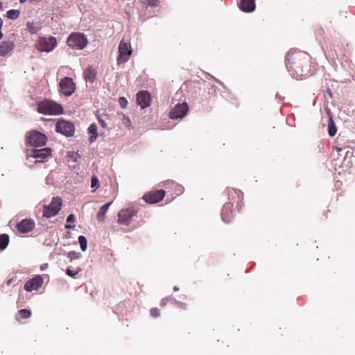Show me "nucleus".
<instances>
[{"label":"nucleus","mask_w":355,"mask_h":355,"mask_svg":"<svg viewBox=\"0 0 355 355\" xmlns=\"http://www.w3.org/2000/svg\"><path fill=\"white\" fill-rule=\"evenodd\" d=\"M150 314L153 318H157L159 315V310L157 308H153L150 309Z\"/></svg>","instance_id":"38"},{"label":"nucleus","mask_w":355,"mask_h":355,"mask_svg":"<svg viewBox=\"0 0 355 355\" xmlns=\"http://www.w3.org/2000/svg\"><path fill=\"white\" fill-rule=\"evenodd\" d=\"M20 15V11L19 10L10 9L6 12V17L10 19L15 20L17 19Z\"/></svg>","instance_id":"27"},{"label":"nucleus","mask_w":355,"mask_h":355,"mask_svg":"<svg viewBox=\"0 0 355 355\" xmlns=\"http://www.w3.org/2000/svg\"><path fill=\"white\" fill-rule=\"evenodd\" d=\"M9 243V236L6 234L0 235V250H4Z\"/></svg>","instance_id":"26"},{"label":"nucleus","mask_w":355,"mask_h":355,"mask_svg":"<svg viewBox=\"0 0 355 355\" xmlns=\"http://www.w3.org/2000/svg\"><path fill=\"white\" fill-rule=\"evenodd\" d=\"M48 267H49L48 263H42V264L40 266V270H41V271H43V270H44L47 269V268H48Z\"/></svg>","instance_id":"41"},{"label":"nucleus","mask_w":355,"mask_h":355,"mask_svg":"<svg viewBox=\"0 0 355 355\" xmlns=\"http://www.w3.org/2000/svg\"><path fill=\"white\" fill-rule=\"evenodd\" d=\"M287 70L293 78L302 80L312 73L308 55L297 50H290L285 58Z\"/></svg>","instance_id":"1"},{"label":"nucleus","mask_w":355,"mask_h":355,"mask_svg":"<svg viewBox=\"0 0 355 355\" xmlns=\"http://www.w3.org/2000/svg\"><path fill=\"white\" fill-rule=\"evenodd\" d=\"M18 313L20 315V317L24 319H27L30 318L31 315V311L25 309L19 310Z\"/></svg>","instance_id":"33"},{"label":"nucleus","mask_w":355,"mask_h":355,"mask_svg":"<svg viewBox=\"0 0 355 355\" xmlns=\"http://www.w3.org/2000/svg\"><path fill=\"white\" fill-rule=\"evenodd\" d=\"M75 227L74 225L67 224L64 225L65 229H73Z\"/></svg>","instance_id":"44"},{"label":"nucleus","mask_w":355,"mask_h":355,"mask_svg":"<svg viewBox=\"0 0 355 355\" xmlns=\"http://www.w3.org/2000/svg\"><path fill=\"white\" fill-rule=\"evenodd\" d=\"M15 44L12 40H3L0 42V56L8 55L15 49Z\"/></svg>","instance_id":"18"},{"label":"nucleus","mask_w":355,"mask_h":355,"mask_svg":"<svg viewBox=\"0 0 355 355\" xmlns=\"http://www.w3.org/2000/svg\"><path fill=\"white\" fill-rule=\"evenodd\" d=\"M235 197H237L238 202L243 200V194L240 190L231 189L228 191V198L230 200H234Z\"/></svg>","instance_id":"24"},{"label":"nucleus","mask_w":355,"mask_h":355,"mask_svg":"<svg viewBox=\"0 0 355 355\" xmlns=\"http://www.w3.org/2000/svg\"><path fill=\"white\" fill-rule=\"evenodd\" d=\"M97 129H98V128H97L96 124L93 123L89 125V126L88 128V131L92 135H98Z\"/></svg>","instance_id":"36"},{"label":"nucleus","mask_w":355,"mask_h":355,"mask_svg":"<svg viewBox=\"0 0 355 355\" xmlns=\"http://www.w3.org/2000/svg\"><path fill=\"white\" fill-rule=\"evenodd\" d=\"M112 203V202H109L107 203L104 204L100 207L96 214V218L98 221H104L105 216Z\"/></svg>","instance_id":"22"},{"label":"nucleus","mask_w":355,"mask_h":355,"mask_svg":"<svg viewBox=\"0 0 355 355\" xmlns=\"http://www.w3.org/2000/svg\"><path fill=\"white\" fill-rule=\"evenodd\" d=\"M96 76V71L92 67H88L84 71V78L86 82L93 83Z\"/></svg>","instance_id":"21"},{"label":"nucleus","mask_w":355,"mask_h":355,"mask_svg":"<svg viewBox=\"0 0 355 355\" xmlns=\"http://www.w3.org/2000/svg\"><path fill=\"white\" fill-rule=\"evenodd\" d=\"M119 103L122 108H125L128 105V101L125 97H120L119 98Z\"/></svg>","instance_id":"37"},{"label":"nucleus","mask_w":355,"mask_h":355,"mask_svg":"<svg viewBox=\"0 0 355 355\" xmlns=\"http://www.w3.org/2000/svg\"><path fill=\"white\" fill-rule=\"evenodd\" d=\"M138 212V209L133 205L126 208L122 209L118 213V223L123 225H128L130 224L132 219Z\"/></svg>","instance_id":"4"},{"label":"nucleus","mask_w":355,"mask_h":355,"mask_svg":"<svg viewBox=\"0 0 355 355\" xmlns=\"http://www.w3.org/2000/svg\"><path fill=\"white\" fill-rule=\"evenodd\" d=\"M38 112L43 114L56 115L62 113V107L53 101H45L38 103Z\"/></svg>","instance_id":"2"},{"label":"nucleus","mask_w":355,"mask_h":355,"mask_svg":"<svg viewBox=\"0 0 355 355\" xmlns=\"http://www.w3.org/2000/svg\"><path fill=\"white\" fill-rule=\"evenodd\" d=\"M97 136H98V135H92V136L89 138L90 142L91 143L94 142L96 139Z\"/></svg>","instance_id":"43"},{"label":"nucleus","mask_w":355,"mask_h":355,"mask_svg":"<svg viewBox=\"0 0 355 355\" xmlns=\"http://www.w3.org/2000/svg\"><path fill=\"white\" fill-rule=\"evenodd\" d=\"M3 24V20H2V19L0 17V28H1H1H2Z\"/></svg>","instance_id":"49"},{"label":"nucleus","mask_w":355,"mask_h":355,"mask_svg":"<svg viewBox=\"0 0 355 355\" xmlns=\"http://www.w3.org/2000/svg\"><path fill=\"white\" fill-rule=\"evenodd\" d=\"M46 135L37 130H33L28 133L26 137L27 142L33 147L37 148L43 146L46 143Z\"/></svg>","instance_id":"6"},{"label":"nucleus","mask_w":355,"mask_h":355,"mask_svg":"<svg viewBox=\"0 0 355 355\" xmlns=\"http://www.w3.org/2000/svg\"><path fill=\"white\" fill-rule=\"evenodd\" d=\"M164 184L173 187L177 196L183 193L184 187L182 185L176 184L173 181L168 180L165 182Z\"/></svg>","instance_id":"25"},{"label":"nucleus","mask_w":355,"mask_h":355,"mask_svg":"<svg viewBox=\"0 0 355 355\" xmlns=\"http://www.w3.org/2000/svg\"><path fill=\"white\" fill-rule=\"evenodd\" d=\"M51 155L50 148H42L40 149L33 148L26 150L28 159H35V163L45 162L46 159Z\"/></svg>","instance_id":"3"},{"label":"nucleus","mask_w":355,"mask_h":355,"mask_svg":"<svg viewBox=\"0 0 355 355\" xmlns=\"http://www.w3.org/2000/svg\"><path fill=\"white\" fill-rule=\"evenodd\" d=\"M0 30H1L0 28ZM3 37V33H1V31H0V40Z\"/></svg>","instance_id":"51"},{"label":"nucleus","mask_w":355,"mask_h":355,"mask_svg":"<svg viewBox=\"0 0 355 355\" xmlns=\"http://www.w3.org/2000/svg\"><path fill=\"white\" fill-rule=\"evenodd\" d=\"M159 0H141V3L150 7H155L157 6Z\"/></svg>","instance_id":"32"},{"label":"nucleus","mask_w":355,"mask_h":355,"mask_svg":"<svg viewBox=\"0 0 355 355\" xmlns=\"http://www.w3.org/2000/svg\"><path fill=\"white\" fill-rule=\"evenodd\" d=\"M67 257L71 261L75 259H78L81 257V254L76 251H70L67 253Z\"/></svg>","instance_id":"30"},{"label":"nucleus","mask_w":355,"mask_h":355,"mask_svg":"<svg viewBox=\"0 0 355 355\" xmlns=\"http://www.w3.org/2000/svg\"><path fill=\"white\" fill-rule=\"evenodd\" d=\"M334 149L338 152H341L343 150V148L338 146H336Z\"/></svg>","instance_id":"45"},{"label":"nucleus","mask_w":355,"mask_h":355,"mask_svg":"<svg viewBox=\"0 0 355 355\" xmlns=\"http://www.w3.org/2000/svg\"><path fill=\"white\" fill-rule=\"evenodd\" d=\"M78 242L82 251H86L87 248V241L85 236L81 235L78 236Z\"/></svg>","instance_id":"28"},{"label":"nucleus","mask_w":355,"mask_h":355,"mask_svg":"<svg viewBox=\"0 0 355 355\" xmlns=\"http://www.w3.org/2000/svg\"><path fill=\"white\" fill-rule=\"evenodd\" d=\"M235 216V211L233 209V203L231 202L225 203L221 210V218L225 223L232 221Z\"/></svg>","instance_id":"14"},{"label":"nucleus","mask_w":355,"mask_h":355,"mask_svg":"<svg viewBox=\"0 0 355 355\" xmlns=\"http://www.w3.org/2000/svg\"><path fill=\"white\" fill-rule=\"evenodd\" d=\"M326 111L329 117L328 121V134L330 137H334L336 135L337 132V128L336 127L335 123L333 120V116L330 111V109L327 107Z\"/></svg>","instance_id":"20"},{"label":"nucleus","mask_w":355,"mask_h":355,"mask_svg":"<svg viewBox=\"0 0 355 355\" xmlns=\"http://www.w3.org/2000/svg\"><path fill=\"white\" fill-rule=\"evenodd\" d=\"M98 121H99V123H101V126H102L103 128H106L107 124H106V123L105 122V121H104V120H103L102 119H99V118H98Z\"/></svg>","instance_id":"42"},{"label":"nucleus","mask_w":355,"mask_h":355,"mask_svg":"<svg viewBox=\"0 0 355 355\" xmlns=\"http://www.w3.org/2000/svg\"><path fill=\"white\" fill-rule=\"evenodd\" d=\"M57 46V40L54 37H40L37 44V48L42 52H51Z\"/></svg>","instance_id":"9"},{"label":"nucleus","mask_w":355,"mask_h":355,"mask_svg":"<svg viewBox=\"0 0 355 355\" xmlns=\"http://www.w3.org/2000/svg\"><path fill=\"white\" fill-rule=\"evenodd\" d=\"M173 291H179V288H178V287H177V286H174V287H173Z\"/></svg>","instance_id":"50"},{"label":"nucleus","mask_w":355,"mask_h":355,"mask_svg":"<svg viewBox=\"0 0 355 355\" xmlns=\"http://www.w3.org/2000/svg\"><path fill=\"white\" fill-rule=\"evenodd\" d=\"M100 186L99 180L96 175H93L91 180V187L92 188H98Z\"/></svg>","instance_id":"35"},{"label":"nucleus","mask_w":355,"mask_h":355,"mask_svg":"<svg viewBox=\"0 0 355 355\" xmlns=\"http://www.w3.org/2000/svg\"><path fill=\"white\" fill-rule=\"evenodd\" d=\"M35 226V221L33 219H23L17 225V230L23 234L31 232Z\"/></svg>","instance_id":"17"},{"label":"nucleus","mask_w":355,"mask_h":355,"mask_svg":"<svg viewBox=\"0 0 355 355\" xmlns=\"http://www.w3.org/2000/svg\"><path fill=\"white\" fill-rule=\"evenodd\" d=\"M87 39L83 33H72L67 38L68 45L74 49H83L87 44Z\"/></svg>","instance_id":"5"},{"label":"nucleus","mask_w":355,"mask_h":355,"mask_svg":"<svg viewBox=\"0 0 355 355\" xmlns=\"http://www.w3.org/2000/svg\"><path fill=\"white\" fill-rule=\"evenodd\" d=\"M119 56L117 58L118 63H124L128 62L132 54V48L130 43L125 41L124 39L121 40L119 45Z\"/></svg>","instance_id":"8"},{"label":"nucleus","mask_w":355,"mask_h":355,"mask_svg":"<svg viewBox=\"0 0 355 355\" xmlns=\"http://www.w3.org/2000/svg\"><path fill=\"white\" fill-rule=\"evenodd\" d=\"M20 3H25L27 0H19Z\"/></svg>","instance_id":"52"},{"label":"nucleus","mask_w":355,"mask_h":355,"mask_svg":"<svg viewBox=\"0 0 355 355\" xmlns=\"http://www.w3.org/2000/svg\"><path fill=\"white\" fill-rule=\"evenodd\" d=\"M67 157H69V162L72 161L76 163L78 162V159L80 158V155L75 151H70L67 153Z\"/></svg>","instance_id":"29"},{"label":"nucleus","mask_w":355,"mask_h":355,"mask_svg":"<svg viewBox=\"0 0 355 355\" xmlns=\"http://www.w3.org/2000/svg\"><path fill=\"white\" fill-rule=\"evenodd\" d=\"M168 302H171L169 296L166 298L162 299L160 302V305L164 306L168 303Z\"/></svg>","instance_id":"39"},{"label":"nucleus","mask_w":355,"mask_h":355,"mask_svg":"<svg viewBox=\"0 0 355 355\" xmlns=\"http://www.w3.org/2000/svg\"><path fill=\"white\" fill-rule=\"evenodd\" d=\"M216 81L218 83H219L220 85H221L223 87H225V85H223V83L220 80H218V79H216Z\"/></svg>","instance_id":"48"},{"label":"nucleus","mask_w":355,"mask_h":355,"mask_svg":"<svg viewBox=\"0 0 355 355\" xmlns=\"http://www.w3.org/2000/svg\"><path fill=\"white\" fill-rule=\"evenodd\" d=\"M165 195V191L162 189L157 190L153 192L146 193L143 196V200L148 203H156L163 199Z\"/></svg>","instance_id":"15"},{"label":"nucleus","mask_w":355,"mask_h":355,"mask_svg":"<svg viewBox=\"0 0 355 355\" xmlns=\"http://www.w3.org/2000/svg\"><path fill=\"white\" fill-rule=\"evenodd\" d=\"M44 279L42 275H37L29 279L24 284V290L28 292H31L33 291H36L40 288L43 284Z\"/></svg>","instance_id":"13"},{"label":"nucleus","mask_w":355,"mask_h":355,"mask_svg":"<svg viewBox=\"0 0 355 355\" xmlns=\"http://www.w3.org/2000/svg\"><path fill=\"white\" fill-rule=\"evenodd\" d=\"M81 271L80 268H78L76 270H71L70 267L67 268L66 270V274L71 277H75V276Z\"/></svg>","instance_id":"34"},{"label":"nucleus","mask_w":355,"mask_h":355,"mask_svg":"<svg viewBox=\"0 0 355 355\" xmlns=\"http://www.w3.org/2000/svg\"><path fill=\"white\" fill-rule=\"evenodd\" d=\"M55 130L58 132L66 137L73 136L75 132L73 123L63 119L58 121L55 124Z\"/></svg>","instance_id":"10"},{"label":"nucleus","mask_w":355,"mask_h":355,"mask_svg":"<svg viewBox=\"0 0 355 355\" xmlns=\"http://www.w3.org/2000/svg\"><path fill=\"white\" fill-rule=\"evenodd\" d=\"M26 27L29 33L31 34H36L41 29L40 24L38 22H29L26 23Z\"/></svg>","instance_id":"23"},{"label":"nucleus","mask_w":355,"mask_h":355,"mask_svg":"<svg viewBox=\"0 0 355 355\" xmlns=\"http://www.w3.org/2000/svg\"><path fill=\"white\" fill-rule=\"evenodd\" d=\"M62 204L61 198L59 197L53 198L49 205H44L43 216L45 218L55 216L60 210Z\"/></svg>","instance_id":"7"},{"label":"nucleus","mask_w":355,"mask_h":355,"mask_svg":"<svg viewBox=\"0 0 355 355\" xmlns=\"http://www.w3.org/2000/svg\"><path fill=\"white\" fill-rule=\"evenodd\" d=\"M12 282V279H9L7 280L6 284L7 285H10Z\"/></svg>","instance_id":"47"},{"label":"nucleus","mask_w":355,"mask_h":355,"mask_svg":"<svg viewBox=\"0 0 355 355\" xmlns=\"http://www.w3.org/2000/svg\"><path fill=\"white\" fill-rule=\"evenodd\" d=\"M60 92L66 96H71L76 89V85L71 78L64 77L60 82Z\"/></svg>","instance_id":"11"},{"label":"nucleus","mask_w":355,"mask_h":355,"mask_svg":"<svg viewBox=\"0 0 355 355\" xmlns=\"http://www.w3.org/2000/svg\"><path fill=\"white\" fill-rule=\"evenodd\" d=\"M327 93L329 94V96L330 97H331V94H331V89H327Z\"/></svg>","instance_id":"46"},{"label":"nucleus","mask_w":355,"mask_h":355,"mask_svg":"<svg viewBox=\"0 0 355 355\" xmlns=\"http://www.w3.org/2000/svg\"><path fill=\"white\" fill-rule=\"evenodd\" d=\"M137 103L141 109L148 107L150 104V95L146 90H142L137 94Z\"/></svg>","instance_id":"16"},{"label":"nucleus","mask_w":355,"mask_h":355,"mask_svg":"<svg viewBox=\"0 0 355 355\" xmlns=\"http://www.w3.org/2000/svg\"><path fill=\"white\" fill-rule=\"evenodd\" d=\"M74 220H75V218H74L73 214H69L67 218V223L73 222Z\"/></svg>","instance_id":"40"},{"label":"nucleus","mask_w":355,"mask_h":355,"mask_svg":"<svg viewBox=\"0 0 355 355\" xmlns=\"http://www.w3.org/2000/svg\"><path fill=\"white\" fill-rule=\"evenodd\" d=\"M189 106L187 103H178L170 111L169 116L171 119H182L188 112Z\"/></svg>","instance_id":"12"},{"label":"nucleus","mask_w":355,"mask_h":355,"mask_svg":"<svg viewBox=\"0 0 355 355\" xmlns=\"http://www.w3.org/2000/svg\"><path fill=\"white\" fill-rule=\"evenodd\" d=\"M1 6V3H0V7Z\"/></svg>","instance_id":"53"},{"label":"nucleus","mask_w":355,"mask_h":355,"mask_svg":"<svg viewBox=\"0 0 355 355\" xmlns=\"http://www.w3.org/2000/svg\"><path fill=\"white\" fill-rule=\"evenodd\" d=\"M169 298H170V301L173 303L174 304H175L177 306V307L178 308H181L182 309H187V304L184 302H179V301H177L175 298H173L172 296H169Z\"/></svg>","instance_id":"31"},{"label":"nucleus","mask_w":355,"mask_h":355,"mask_svg":"<svg viewBox=\"0 0 355 355\" xmlns=\"http://www.w3.org/2000/svg\"><path fill=\"white\" fill-rule=\"evenodd\" d=\"M256 0H241L239 8L245 12H252L255 10Z\"/></svg>","instance_id":"19"}]
</instances>
